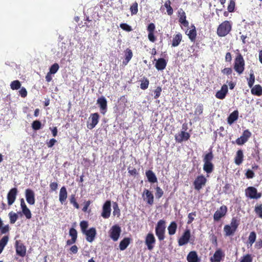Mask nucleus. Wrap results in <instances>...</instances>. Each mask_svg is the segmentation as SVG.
<instances>
[{"mask_svg":"<svg viewBox=\"0 0 262 262\" xmlns=\"http://www.w3.org/2000/svg\"><path fill=\"white\" fill-rule=\"evenodd\" d=\"M166 222L164 220H159L155 227V233L159 241L164 239L165 236Z\"/></svg>","mask_w":262,"mask_h":262,"instance_id":"obj_1","label":"nucleus"},{"mask_svg":"<svg viewBox=\"0 0 262 262\" xmlns=\"http://www.w3.org/2000/svg\"><path fill=\"white\" fill-rule=\"evenodd\" d=\"M231 24L229 21H225L219 26L217 34L219 36L223 37L227 35L231 31Z\"/></svg>","mask_w":262,"mask_h":262,"instance_id":"obj_2","label":"nucleus"},{"mask_svg":"<svg viewBox=\"0 0 262 262\" xmlns=\"http://www.w3.org/2000/svg\"><path fill=\"white\" fill-rule=\"evenodd\" d=\"M245 69V61L241 54L236 55L234 60V69L238 74H241Z\"/></svg>","mask_w":262,"mask_h":262,"instance_id":"obj_3","label":"nucleus"},{"mask_svg":"<svg viewBox=\"0 0 262 262\" xmlns=\"http://www.w3.org/2000/svg\"><path fill=\"white\" fill-rule=\"evenodd\" d=\"M121 232L120 227L118 225H115L110 230V236L113 241L116 242L119 239Z\"/></svg>","mask_w":262,"mask_h":262,"instance_id":"obj_4","label":"nucleus"},{"mask_svg":"<svg viewBox=\"0 0 262 262\" xmlns=\"http://www.w3.org/2000/svg\"><path fill=\"white\" fill-rule=\"evenodd\" d=\"M245 195L251 199H258L261 196V194L257 192V189L252 186L248 187L245 190Z\"/></svg>","mask_w":262,"mask_h":262,"instance_id":"obj_5","label":"nucleus"},{"mask_svg":"<svg viewBox=\"0 0 262 262\" xmlns=\"http://www.w3.org/2000/svg\"><path fill=\"white\" fill-rule=\"evenodd\" d=\"M156 242V238L152 233L149 232L147 234L145 238V244L148 250L151 251L154 249Z\"/></svg>","mask_w":262,"mask_h":262,"instance_id":"obj_6","label":"nucleus"},{"mask_svg":"<svg viewBox=\"0 0 262 262\" xmlns=\"http://www.w3.org/2000/svg\"><path fill=\"white\" fill-rule=\"evenodd\" d=\"M111 201H106L102 206V211L101 216L104 219H108L111 215Z\"/></svg>","mask_w":262,"mask_h":262,"instance_id":"obj_7","label":"nucleus"},{"mask_svg":"<svg viewBox=\"0 0 262 262\" xmlns=\"http://www.w3.org/2000/svg\"><path fill=\"white\" fill-rule=\"evenodd\" d=\"M190 230L189 229H186L182 235L178 239L179 245L182 246L187 244L190 240Z\"/></svg>","mask_w":262,"mask_h":262,"instance_id":"obj_8","label":"nucleus"},{"mask_svg":"<svg viewBox=\"0 0 262 262\" xmlns=\"http://www.w3.org/2000/svg\"><path fill=\"white\" fill-rule=\"evenodd\" d=\"M16 252L21 257H24L26 254V247L20 241L15 242Z\"/></svg>","mask_w":262,"mask_h":262,"instance_id":"obj_9","label":"nucleus"},{"mask_svg":"<svg viewBox=\"0 0 262 262\" xmlns=\"http://www.w3.org/2000/svg\"><path fill=\"white\" fill-rule=\"evenodd\" d=\"M17 192V189L15 187L9 190L7 196L8 205L11 206L14 203L16 198Z\"/></svg>","mask_w":262,"mask_h":262,"instance_id":"obj_10","label":"nucleus"},{"mask_svg":"<svg viewBox=\"0 0 262 262\" xmlns=\"http://www.w3.org/2000/svg\"><path fill=\"white\" fill-rule=\"evenodd\" d=\"M156 26L154 23H150L147 27V31L148 32V38L152 42H155L157 38L155 35V31Z\"/></svg>","mask_w":262,"mask_h":262,"instance_id":"obj_11","label":"nucleus"},{"mask_svg":"<svg viewBox=\"0 0 262 262\" xmlns=\"http://www.w3.org/2000/svg\"><path fill=\"white\" fill-rule=\"evenodd\" d=\"M251 133L248 129L244 131L242 135L236 140V143L239 145H242L245 143L251 137Z\"/></svg>","mask_w":262,"mask_h":262,"instance_id":"obj_12","label":"nucleus"},{"mask_svg":"<svg viewBox=\"0 0 262 262\" xmlns=\"http://www.w3.org/2000/svg\"><path fill=\"white\" fill-rule=\"evenodd\" d=\"M82 233L85 235L86 240L88 242L92 243L94 241L97 233L95 228L92 227Z\"/></svg>","mask_w":262,"mask_h":262,"instance_id":"obj_13","label":"nucleus"},{"mask_svg":"<svg viewBox=\"0 0 262 262\" xmlns=\"http://www.w3.org/2000/svg\"><path fill=\"white\" fill-rule=\"evenodd\" d=\"M227 211V208L226 206L223 205L218 209L214 213V220L219 221L222 217L225 216Z\"/></svg>","mask_w":262,"mask_h":262,"instance_id":"obj_14","label":"nucleus"},{"mask_svg":"<svg viewBox=\"0 0 262 262\" xmlns=\"http://www.w3.org/2000/svg\"><path fill=\"white\" fill-rule=\"evenodd\" d=\"M206 182V178L203 176H198L193 182L194 188L196 190H200Z\"/></svg>","mask_w":262,"mask_h":262,"instance_id":"obj_15","label":"nucleus"},{"mask_svg":"<svg viewBox=\"0 0 262 262\" xmlns=\"http://www.w3.org/2000/svg\"><path fill=\"white\" fill-rule=\"evenodd\" d=\"M25 196L27 203L30 205L35 204V194L34 191L30 189H27L25 190Z\"/></svg>","mask_w":262,"mask_h":262,"instance_id":"obj_16","label":"nucleus"},{"mask_svg":"<svg viewBox=\"0 0 262 262\" xmlns=\"http://www.w3.org/2000/svg\"><path fill=\"white\" fill-rule=\"evenodd\" d=\"M190 134L184 130L181 131L178 134L176 135L175 140L178 143H181L183 141H187L190 138Z\"/></svg>","mask_w":262,"mask_h":262,"instance_id":"obj_17","label":"nucleus"},{"mask_svg":"<svg viewBox=\"0 0 262 262\" xmlns=\"http://www.w3.org/2000/svg\"><path fill=\"white\" fill-rule=\"evenodd\" d=\"M90 119H91V123L88 124L87 127L90 129L94 128L98 124L99 119V115L97 113L91 114Z\"/></svg>","mask_w":262,"mask_h":262,"instance_id":"obj_18","label":"nucleus"},{"mask_svg":"<svg viewBox=\"0 0 262 262\" xmlns=\"http://www.w3.org/2000/svg\"><path fill=\"white\" fill-rule=\"evenodd\" d=\"M97 103L99 104L101 113L104 114L107 111V101L105 98L101 96L97 99Z\"/></svg>","mask_w":262,"mask_h":262,"instance_id":"obj_19","label":"nucleus"},{"mask_svg":"<svg viewBox=\"0 0 262 262\" xmlns=\"http://www.w3.org/2000/svg\"><path fill=\"white\" fill-rule=\"evenodd\" d=\"M144 195L145 196L144 198V200L146 202L147 204L150 205H152L154 201V196L151 192L149 190L145 189L143 193V196L144 197Z\"/></svg>","mask_w":262,"mask_h":262,"instance_id":"obj_20","label":"nucleus"},{"mask_svg":"<svg viewBox=\"0 0 262 262\" xmlns=\"http://www.w3.org/2000/svg\"><path fill=\"white\" fill-rule=\"evenodd\" d=\"M20 206L23 213L27 219H30L32 217V214L30 209L26 206L23 199L20 200Z\"/></svg>","mask_w":262,"mask_h":262,"instance_id":"obj_21","label":"nucleus"},{"mask_svg":"<svg viewBox=\"0 0 262 262\" xmlns=\"http://www.w3.org/2000/svg\"><path fill=\"white\" fill-rule=\"evenodd\" d=\"M228 93V86L226 84H224L221 89L216 93L215 97L220 99H223L225 98Z\"/></svg>","mask_w":262,"mask_h":262,"instance_id":"obj_22","label":"nucleus"},{"mask_svg":"<svg viewBox=\"0 0 262 262\" xmlns=\"http://www.w3.org/2000/svg\"><path fill=\"white\" fill-rule=\"evenodd\" d=\"M179 21L184 27H187L189 25L188 21L186 20V16L185 12L181 9L179 11Z\"/></svg>","mask_w":262,"mask_h":262,"instance_id":"obj_23","label":"nucleus"},{"mask_svg":"<svg viewBox=\"0 0 262 262\" xmlns=\"http://www.w3.org/2000/svg\"><path fill=\"white\" fill-rule=\"evenodd\" d=\"M167 65L166 60L163 58H159L155 64L156 68L159 71L163 70L165 69Z\"/></svg>","mask_w":262,"mask_h":262,"instance_id":"obj_24","label":"nucleus"},{"mask_svg":"<svg viewBox=\"0 0 262 262\" xmlns=\"http://www.w3.org/2000/svg\"><path fill=\"white\" fill-rule=\"evenodd\" d=\"M67 195L68 193L66 188L64 186L62 187L59 194V200L61 204H63L66 202Z\"/></svg>","mask_w":262,"mask_h":262,"instance_id":"obj_25","label":"nucleus"},{"mask_svg":"<svg viewBox=\"0 0 262 262\" xmlns=\"http://www.w3.org/2000/svg\"><path fill=\"white\" fill-rule=\"evenodd\" d=\"M133 52L129 48H127L124 51V59L123 60L122 63L123 65L126 66L129 62L133 57Z\"/></svg>","mask_w":262,"mask_h":262,"instance_id":"obj_26","label":"nucleus"},{"mask_svg":"<svg viewBox=\"0 0 262 262\" xmlns=\"http://www.w3.org/2000/svg\"><path fill=\"white\" fill-rule=\"evenodd\" d=\"M186 34L188 36L189 38L192 42H194L196 37V31L194 25L191 26L189 31H186Z\"/></svg>","mask_w":262,"mask_h":262,"instance_id":"obj_27","label":"nucleus"},{"mask_svg":"<svg viewBox=\"0 0 262 262\" xmlns=\"http://www.w3.org/2000/svg\"><path fill=\"white\" fill-rule=\"evenodd\" d=\"M187 260L188 262H200L196 252L194 251L190 252L187 256Z\"/></svg>","mask_w":262,"mask_h":262,"instance_id":"obj_28","label":"nucleus"},{"mask_svg":"<svg viewBox=\"0 0 262 262\" xmlns=\"http://www.w3.org/2000/svg\"><path fill=\"white\" fill-rule=\"evenodd\" d=\"M148 181L150 183H154L157 182V178L155 173L151 170H148L145 172Z\"/></svg>","mask_w":262,"mask_h":262,"instance_id":"obj_29","label":"nucleus"},{"mask_svg":"<svg viewBox=\"0 0 262 262\" xmlns=\"http://www.w3.org/2000/svg\"><path fill=\"white\" fill-rule=\"evenodd\" d=\"M132 239L129 237L124 238L119 244V249L121 251H123L126 249L131 242Z\"/></svg>","mask_w":262,"mask_h":262,"instance_id":"obj_30","label":"nucleus"},{"mask_svg":"<svg viewBox=\"0 0 262 262\" xmlns=\"http://www.w3.org/2000/svg\"><path fill=\"white\" fill-rule=\"evenodd\" d=\"M182 39V34L180 33L174 35L172 40L171 46L173 47H177L179 45Z\"/></svg>","mask_w":262,"mask_h":262,"instance_id":"obj_31","label":"nucleus"},{"mask_svg":"<svg viewBox=\"0 0 262 262\" xmlns=\"http://www.w3.org/2000/svg\"><path fill=\"white\" fill-rule=\"evenodd\" d=\"M238 117V112L237 110L233 111L228 118V123L230 125L235 122Z\"/></svg>","mask_w":262,"mask_h":262,"instance_id":"obj_32","label":"nucleus"},{"mask_svg":"<svg viewBox=\"0 0 262 262\" xmlns=\"http://www.w3.org/2000/svg\"><path fill=\"white\" fill-rule=\"evenodd\" d=\"M251 93L257 96H261L262 95V87L259 84L254 85L251 89Z\"/></svg>","mask_w":262,"mask_h":262,"instance_id":"obj_33","label":"nucleus"},{"mask_svg":"<svg viewBox=\"0 0 262 262\" xmlns=\"http://www.w3.org/2000/svg\"><path fill=\"white\" fill-rule=\"evenodd\" d=\"M224 257L223 252L221 249H218L214 253V261L220 262Z\"/></svg>","mask_w":262,"mask_h":262,"instance_id":"obj_34","label":"nucleus"},{"mask_svg":"<svg viewBox=\"0 0 262 262\" xmlns=\"http://www.w3.org/2000/svg\"><path fill=\"white\" fill-rule=\"evenodd\" d=\"M177 229V224L175 222H172L168 227V234L170 235H173L176 233Z\"/></svg>","mask_w":262,"mask_h":262,"instance_id":"obj_35","label":"nucleus"},{"mask_svg":"<svg viewBox=\"0 0 262 262\" xmlns=\"http://www.w3.org/2000/svg\"><path fill=\"white\" fill-rule=\"evenodd\" d=\"M9 236L5 235L0 240V254L3 252L4 248L7 245L9 241Z\"/></svg>","mask_w":262,"mask_h":262,"instance_id":"obj_36","label":"nucleus"},{"mask_svg":"<svg viewBox=\"0 0 262 262\" xmlns=\"http://www.w3.org/2000/svg\"><path fill=\"white\" fill-rule=\"evenodd\" d=\"M4 225L3 222L0 217V233L1 234H6L8 233L10 230V227L9 225Z\"/></svg>","mask_w":262,"mask_h":262,"instance_id":"obj_37","label":"nucleus"},{"mask_svg":"<svg viewBox=\"0 0 262 262\" xmlns=\"http://www.w3.org/2000/svg\"><path fill=\"white\" fill-rule=\"evenodd\" d=\"M243 160V153L241 150L237 151L236 157L235 158V163L236 164L239 165L241 164Z\"/></svg>","mask_w":262,"mask_h":262,"instance_id":"obj_38","label":"nucleus"},{"mask_svg":"<svg viewBox=\"0 0 262 262\" xmlns=\"http://www.w3.org/2000/svg\"><path fill=\"white\" fill-rule=\"evenodd\" d=\"M140 88L142 90H145L148 88L149 84V81L146 77H143L140 80Z\"/></svg>","mask_w":262,"mask_h":262,"instance_id":"obj_39","label":"nucleus"},{"mask_svg":"<svg viewBox=\"0 0 262 262\" xmlns=\"http://www.w3.org/2000/svg\"><path fill=\"white\" fill-rule=\"evenodd\" d=\"M170 4V1L167 0L164 5V6L166 8L167 14L170 16L173 14V9L171 7Z\"/></svg>","mask_w":262,"mask_h":262,"instance_id":"obj_40","label":"nucleus"},{"mask_svg":"<svg viewBox=\"0 0 262 262\" xmlns=\"http://www.w3.org/2000/svg\"><path fill=\"white\" fill-rule=\"evenodd\" d=\"M21 83L18 80H14L10 84L11 89L13 90H18L20 88Z\"/></svg>","mask_w":262,"mask_h":262,"instance_id":"obj_41","label":"nucleus"},{"mask_svg":"<svg viewBox=\"0 0 262 262\" xmlns=\"http://www.w3.org/2000/svg\"><path fill=\"white\" fill-rule=\"evenodd\" d=\"M224 230L225 232V234L227 236H230L232 235L235 231L234 229H233L232 227L229 226V225H226L224 227Z\"/></svg>","mask_w":262,"mask_h":262,"instance_id":"obj_42","label":"nucleus"},{"mask_svg":"<svg viewBox=\"0 0 262 262\" xmlns=\"http://www.w3.org/2000/svg\"><path fill=\"white\" fill-rule=\"evenodd\" d=\"M213 165L211 162L204 163L203 169L207 173H211L212 171Z\"/></svg>","mask_w":262,"mask_h":262,"instance_id":"obj_43","label":"nucleus"},{"mask_svg":"<svg viewBox=\"0 0 262 262\" xmlns=\"http://www.w3.org/2000/svg\"><path fill=\"white\" fill-rule=\"evenodd\" d=\"M9 217L10 219V223L11 224H14L18 219L17 214L12 211L9 212Z\"/></svg>","mask_w":262,"mask_h":262,"instance_id":"obj_44","label":"nucleus"},{"mask_svg":"<svg viewBox=\"0 0 262 262\" xmlns=\"http://www.w3.org/2000/svg\"><path fill=\"white\" fill-rule=\"evenodd\" d=\"M256 235L254 232H251L248 237V244L251 246L255 242L256 239Z\"/></svg>","mask_w":262,"mask_h":262,"instance_id":"obj_45","label":"nucleus"},{"mask_svg":"<svg viewBox=\"0 0 262 262\" xmlns=\"http://www.w3.org/2000/svg\"><path fill=\"white\" fill-rule=\"evenodd\" d=\"M70 202L71 204H72L73 206L76 208L79 209V205L78 203L76 201V199L75 198V194H72L70 198Z\"/></svg>","mask_w":262,"mask_h":262,"instance_id":"obj_46","label":"nucleus"},{"mask_svg":"<svg viewBox=\"0 0 262 262\" xmlns=\"http://www.w3.org/2000/svg\"><path fill=\"white\" fill-rule=\"evenodd\" d=\"M59 66L58 63H55L52 64L49 69V73L52 74H55L59 70Z\"/></svg>","mask_w":262,"mask_h":262,"instance_id":"obj_47","label":"nucleus"},{"mask_svg":"<svg viewBox=\"0 0 262 262\" xmlns=\"http://www.w3.org/2000/svg\"><path fill=\"white\" fill-rule=\"evenodd\" d=\"M253 257L251 254H247L241 257L240 262H252Z\"/></svg>","mask_w":262,"mask_h":262,"instance_id":"obj_48","label":"nucleus"},{"mask_svg":"<svg viewBox=\"0 0 262 262\" xmlns=\"http://www.w3.org/2000/svg\"><path fill=\"white\" fill-rule=\"evenodd\" d=\"M203 106L202 104H199L195 109L194 115L195 116H199L203 113Z\"/></svg>","mask_w":262,"mask_h":262,"instance_id":"obj_49","label":"nucleus"},{"mask_svg":"<svg viewBox=\"0 0 262 262\" xmlns=\"http://www.w3.org/2000/svg\"><path fill=\"white\" fill-rule=\"evenodd\" d=\"M41 127V122L38 120L34 121L32 123V127L35 130H37L40 129Z\"/></svg>","mask_w":262,"mask_h":262,"instance_id":"obj_50","label":"nucleus"},{"mask_svg":"<svg viewBox=\"0 0 262 262\" xmlns=\"http://www.w3.org/2000/svg\"><path fill=\"white\" fill-rule=\"evenodd\" d=\"M239 225V222L238 221L235 219V217L232 218L231 223L229 225L231 227H232L233 229H234L235 231Z\"/></svg>","mask_w":262,"mask_h":262,"instance_id":"obj_51","label":"nucleus"},{"mask_svg":"<svg viewBox=\"0 0 262 262\" xmlns=\"http://www.w3.org/2000/svg\"><path fill=\"white\" fill-rule=\"evenodd\" d=\"M88 226H89V224H88V222L87 221H82L80 223V226L81 232L82 233H83L84 231L87 230Z\"/></svg>","mask_w":262,"mask_h":262,"instance_id":"obj_52","label":"nucleus"},{"mask_svg":"<svg viewBox=\"0 0 262 262\" xmlns=\"http://www.w3.org/2000/svg\"><path fill=\"white\" fill-rule=\"evenodd\" d=\"M163 190L159 186H157L156 188V197L157 199L161 198L163 195Z\"/></svg>","mask_w":262,"mask_h":262,"instance_id":"obj_53","label":"nucleus"},{"mask_svg":"<svg viewBox=\"0 0 262 262\" xmlns=\"http://www.w3.org/2000/svg\"><path fill=\"white\" fill-rule=\"evenodd\" d=\"M196 215V212L195 211L191 212L188 215V221L187 223L188 224H191L194 220V217Z\"/></svg>","mask_w":262,"mask_h":262,"instance_id":"obj_54","label":"nucleus"},{"mask_svg":"<svg viewBox=\"0 0 262 262\" xmlns=\"http://www.w3.org/2000/svg\"><path fill=\"white\" fill-rule=\"evenodd\" d=\"M255 211L256 214L262 219V204L257 205L255 207Z\"/></svg>","mask_w":262,"mask_h":262,"instance_id":"obj_55","label":"nucleus"},{"mask_svg":"<svg viewBox=\"0 0 262 262\" xmlns=\"http://www.w3.org/2000/svg\"><path fill=\"white\" fill-rule=\"evenodd\" d=\"M120 27L122 29L127 32H130L132 30L131 26L126 23L120 24Z\"/></svg>","mask_w":262,"mask_h":262,"instance_id":"obj_56","label":"nucleus"},{"mask_svg":"<svg viewBox=\"0 0 262 262\" xmlns=\"http://www.w3.org/2000/svg\"><path fill=\"white\" fill-rule=\"evenodd\" d=\"M69 235L71 236V238H73L74 239L77 238V232L76 230L74 228H71L69 230Z\"/></svg>","mask_w":262,"mask_h":262,"instance_id":"obj_57","label":"nucleus"},{"mask_svg":"<svg viewBox=\"0 0 262 262\" xmlns=\"http://www.w3.org/2000/svg\"><path fill=\"white\" fill-rule=\"evenodd\" d=\"M213 158V156L212 154V151H210L207 154L204 158V163L206 162H211V161L212 160Z\"/></svg>","mask_w":262,"mask_h":262,"instance_id":"obj_58","label":"nucleus"},{"mask_svg":"<svg viewBox=\"0 0 262 262\" xmlns=\"http://www.w3.org/2000/svg\"><path fill=\"white\" fill-rule=\"evenodd\" d=\"M130 10L132 15L136 14L138 12V4L134 3L130 7Z\"/></svg>","mask_w":262,"mask_h":262,"instance_id":"obj_59","label":"nucleus"},{"mask_svg":"<svg viewBox=\"0 0 262 262\" xmlns=\"http://www.w3.org/2000/svg\"><path fill=\"white\" fill-rule=\"evenodd\" d=\"M162 90V88L160 86L157 87V88L154 90L155 99H157L160 96Z\"/></svg>","mask_w":262,"mask_h":262,"instance_id":"obj_60","label":"nucleus"},{"mask_svg":"<svg viewBox=\"0 0 262 262\" xmlns=\"http://www.w3.org/2000/svg\"><path fill=\"white\" fill-rule=\"evenodd\" d=\"M254 81H255V77H254V74L253 73V72H251L250 74V77L248 79V85L250 88H251L252 86L253 85L254 83Z\"/></svg>","mask_w":262,"mask_h":262,"instance_id":"obj_61","label":"nucleus"},{"mask_svg":"<svg viewBox=\"0 0 262 262\" xmlns=\"http://www.w3.org/2000/svg\"><path fill=\"white\" fill-rule=\"evenodd\" d=\"M235 8V1H230V3L228 6V11L229 12H232L234 11Z\"/></svg>","mask_w":262,"mask_h":262,"instance_id":"obj_62","label":"nucleus"},{"mask_svg":"<svg viewBox=\"0 0 262 262\" xmlns=\"http://www.w3.org/2000/svg\"><path fill=\"white\" fill-rule=\"evenodd\" d=\"M114 208V211H113V214L114 215H117L118 216H119L120 215V209L118 208V205L117 203H115V204L113 206Z\"/></svg>","mask_w":262,"mask_h":262,"instance_id":"obj_63","label":"nucleus"},{"mask_svg":"<svg viewBox=\"0 0 262 262\" xmlns=\"http://www.w3.org/2000/svg\"><path fill=\"white\" fill-rule=\"evenodd\" d=\"M49 186L51 191H56L58 188V183L55 182H51Z\"/></svg>","mask_w":262,"mask_h":262,"instance_id":"obj_64","label":"nucleus"}]
</instances>
